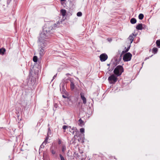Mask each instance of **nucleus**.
<instances>
[{"label":"nucleus","instance_id":"1","mask_svg":"<svg viewBox=\"0 0 160 160\" xmlns=\"http://www.w3.org/2000/svg\"><path fill=\"white\" fill-rule=\"evenodd\" d=\"M53 32V28H46L43 29L42 32L38 37V43L39 46V54L41 56L43 55L45 48L47 45L46 39L49 37L50 34Z\"/></svg>","mask_w":160,"mask_h":160},{"label":"nucleus","instance_id":"2","mask_svg":"<svg viewBox=\"0 0 160 160\" xmlns=\"http://www.w3.org/2000/svg\"><path fill=\"white\" fill-rule=\"evenodd\" d=\"M123 68L122 66L118 65L114 69L113 72L117 77L120 76L123 72Z\"/></svg>","mask_w":160,"mask_h":160},{"label":"nucleus","instance_id":"3","mask_svg":"<svg viewBox=\"0 0 160 160\" xmlns=\"http://www.w3.org/2000/svg\"><path fill=\"white\" fill-rule=\"evenodd\" d=\"M108 80L110 83L114 84L118 80L117 77L116 76L115 74H112L108 78Z\"/></svg>","mask_w":160,"mask_h":160},{"label":"nucleus","instance_id":"4","mask_svg":"<svg viewBox=\"0 0 160 160\" xmlns=\"http://www.w3.org/2000/svg\"><path fill=\"white\" fill-rule=\"evenodd\" d=\"M132 57V54L130 52H128L124 55L123 59L125 62L129 61L131 60Z\"/></svg>","mask_w":160,"mask_h":160},{"label":"nucleus","instance_id":"5","mask_svg":"<svg viewBox=\"0 0 160 160\" xmlns=\"http://www.w3.org/2000/svg\"><path fill=\"white\" fill-rule=\"evenodd\" d=\"M69 132H71L73 135L76 132V134L74 135V138L76 136L77 137L78 133H79L76 127H73L71 129L69 130Z\"/></svg>","mask_w":160,"mask_h":160},{"label":"nucleus","instance_id":"6","mask_svg":"<svg viewBox=\"0 0 160 160\" xmlns=\"http://www.w3.org/2000/svg\"><path fill=\"white\" fill-rule=\"evenodd\" d=\"M99 58L101 62H104L107 59L108 56L106 54L102 53L100 55Z\"/></svg>","mask_w":160,"mask_h":160},{"label":"nucleus","instance_id":"7","mask_svg":"<svg viewBox=\"0 0 160 160\" xmlns=\"http://www.w3.org/2000/svg\"><path fill=\"white\" fill-rule=\"evenodd\" d=\"M58 24V23L57 24L55 23L53 25V27L51 26L50 25H49L46 24L45 25V28H43V29L45 28H47H47H48V27L51 28V27H52L53 28V33L50 34V36H49V37H50V36L52 35V34H53V32H54V29H55V28L54 29V28H57V24Z\"/></svg>","mask_w":160,"mask_h":160},{"label":"nucleus","instance_id":"8","mask_svg":"<svg viewBox=\"0 0 160 160\" xmlns=\"http://www.w3.org/2000/svg\"><path fill=\"white\" fill-rule=\"evenodd\" d=\"M78 137L79 138L78 139V140L79 141H80L82 142H84V140L85 139L84 134L82 133L80 134L78 136Z\"/></svg>","mask_w":160,"mask_h":160},{"label":"nucleus","instance_id":"9","mask_svg":"<svg viewBox=\"0 0 160 160\" xmlns=\"http://www.w3.org/2000/svg\"><path fill=\"white\" fill-rule=\"evenodd\" d=\"M70 87L72 90H73L75 88V85H74V80L72 79H70Z\"/></svg>","mask_w":160,"mask_h":160},{"label":"nucleus","instance_id":"10","mask_svg":"<svg viewBox=\"0 0 160 160\" xmlns=\"http://www.w3.org/2000/svg\"><path fill=\"white\" fill-rule=\"evenodd\" d=\"M80 97L81 99L83 101V103L84 104H86L87 102V100L84 96V94L83 93H80Z\"/></svg>","mask_w":160,"mask_h":160},{"label":"nucleus","instance_id":"11","mask_svg":"<svg viewBox=\"0 0 160 160\" xmlns=\"http://www.w3.org/2000/svg\"><path fill=\"white\" fill-rule=\"evenodd\" d=\"M142 26L143 24H139L136 26V29L138 30H141L143 29Z\"/></svg>","mask_w":160,"mask_h":160},{"label":"nucleus","instance_id":"12","mask_svg":"<svg viewBox=\"0 0 160 160\" xmlns=\"http://www.w3.org/2000/svg\"><path fill=\"white\" fill-rule=\"evenodd\" d=\"M134 35L133 33L130 35L128 38V39L130 41L131 43H132L133 40V36Z\"/></svg>","mask_w":160,"mask_h":160},{"label":"nucleus","instance_id":"13","mask_svg":"<svg viewBox=\"0 0 160 160\" xmlns=\"http://www.w3.org/2000/svg\"><path fill=\"white\" fill-rule=\"evenodd\" d=\"M60 13L63 17H64L66 14V11L65 9H62L61 10Z\"/></svg>","mask_w":160,"mask_h":160},{"label":"nucleus","instance_id":"14","mask_svg":"<svg viewBox=\"0 0 160 160\" xmlns=\"http://www.w3.org/2000/svg\"><path fill=\"white\" fill-rule=\"evenodd\" d=\"M50 150L52 153L54 155L56 154V149L54 147V148H50Z\"/></svg>","mask_w":160,"mask_h":160},{"label":"nucleus","instance_id":"15","mask_svg":"<svg viewBox=\"0 0 160 160\" xmlns=\"http://www.w3.org/2000/svg\"><path fill=\"white\" fill-rule=\"evenodd\" d=\"M6 52V49L4 48L0 49V54L3 55L4 54L5 52Z\"/></svg>","mask_w":160,"mask_h":160},{"label":"nucleus","instance_id":"16","mask_svg":"<svg viewBox=\"0 0 160 160\" xmlns=\"http://www.w3.org/2000/svg\"><path fill=\"white\" fill-rule=\"evenodd\" d=\"M130 21L132 24H134L136 22L137 20L136 18H132L131 19Z\"/></svg>","mask_w":160,"mask_h":160},{"label":"nucleus","instance_id":"17","mask_svg":"<svg viewBox=\"0 0 160 160\" xmlns=\"http://www.w3.org/2000/svg\"><path fill=\"white\" fill-rule=\"evenodd\" d=\"M78 121L79 123V125L81 127H82L84 125V122L83 121H82L81 118H80Z\"/></svg>","mask_w":160,"mask_h":160},{"label":"nucleus","instance_id":"18","mask_svg":"<svg viewBox=\"0 0 160 160\" xmlns=\"http://www.w3.org/2000/svg\"><path fill=\"white\" fill-rule=\"evenodd\" d=\"M158 49L157 48H154L152 49V52L154 54L158 52Z\"/></svg>","mask_w":160,"mask_h":160},{"label":"nucleus","instance_id":"19","mask_svg":"<svg viewBox=\"0 0 160 160\" xmlns=\"http://www.w3.org/2000/svg\"><path fill=\"white\" fill-rule=\"evenodd\" d=\"M156 44L158 47L160 48V39L157 40L156 41Z\"/></svg>","mask_w":160,"mask_h":160},{"label":"nucleus","instance_id":"20","mask_svg":"<svg viewBox=\"0 0 160 160\" xmlns=\"http://www.w3.org/2000/svg\"><path fill=\"white\" fill-rule=\"evenodd\" d=\"M144 17V15L143 14L140 13L138 16V18L140 20H142Z\"/></svg>","mask_w":160,"mask_h":160},{"label":"nucleus","instance_id":"21","mask_svg":"<svg viewBox=\"0 0 160 160\" xmlns=\"http://www.w3.org/2000/svg\"><path fill=\"white\" fill-rule=\"evenodd\" d=\"M33 60L34 62H37L38 60L37 57L35 56H34L33 57Z\"/></svg>","mask_w":160,"mask_h":160},{"label":"nucleus","instance_id":"22","mask_svg":"<svg viewBox=\"0 0 160 160\" xmlns=\"http://www.w3.org/2000/svg\"><path fill=\"white\" fill-rule=\"evenodd\" d=\"M66 150V147L65 145H62V151L63 152H64Z\"/></svg>","mask_w":160,"mask_h":160},{"label":"nucleus","instance_id":"23","mask_svg":"<svg viewBox=\"0 0 160 160\" xmlns=\"http://www.w3.org/2000/svg\"><path fill=\"white\" fill-rule=\"evenodd\" d=\"M71 153V152H70V151L68 150L67 154V156L68 157H71L72 155V153Z\"/></svg>","mask_w":160,"mask_h":160},{"label":"nucleus","instance_id":"24","mask_svg":"<svg viewBox=\"0 0 160 160\" xmlns=\"http://www.w3.org/2000/svg\"><path fill=\"white\" fill-rule=\"evenodd\" d=\"M48 136L45 139L43 142L44 143V145H46V144L48 142Z\"/></svg>","mask_w":160,"mask_h":160},{"label":"nucleus","instance_id":"25","mask_svg":"<svg viewBox=\"0 0 160 160\" xmlns=\"http://www.w3.org/2000/svg\"><path fill=\"white\" fill-rule=\"evenodd\" d=\"M82 13L80 12H78L77 14V16L78 17H80L82 16Z\"/></svg>","mask_w":160,"mask_h":160},{"label":"nucleus","instance_id":"26","mask_svg":"<svg viewBox=\"0 0 160 160\" xmlns=\"http://www.w3.org/2000/svg\"><path fill=\"white\" fill-rule=\"evenodd\" d=\"M59 156L61 160H65L61 154H59Z\"/></svg>","mask_w":160,"mask_h":160},{"label":"nucleus","instance_id":"27","mask_svg":"<svg viewBox=\"0 0 160 160\" xmlns=\"http://www.w3.org/2000/svg\"><path fill=\"white\" fill-rule=\"evenodd\" d=\"M80 131L81 133H84V128H81L80 129Z\"/></svg>","mask_w":160,"mask_h":160},{"label":"nucleus","instance_id":"28","mask_svg":"<svg viewBox=\"0 0 160 160\" xmlns=\"http://www.w3.org/2000/svg\"><path fill=\"white\" fill-rule=\"evenodd\" d=\"M51 132L50 129V128H48V132L47 133L48 136H49V134H51Z\"/></svg>","mask_w":160,"mask_h":160},{"label":"nucleus","instance_id":"29","mask_svg":"<svg viewBox=\"0 0 160 160\" xmlns=\"http://www.w3.org/2000/svg\"><path fill=\"white\" fill-rule=\"evenodd\" d=\"M45 145H44V142H43L42 143V145L40 146V148H44V147Z\"/></svg>","mask_w":160,"mask_h":160},{"label":"nucleus","instance_id":"30","mask_svg":"<svg viewBox=\"0 0 160 160\" xmlns=\"http://www.w3.org/2000/svg\"><path fill=\"white\" fill-rule=\"evenodd\" d=\"M68 128V126L66 125H63L62 126V128L64 130H65Z\"/></svg>","mask_w":160,"mask_h":160},{"label":"nucleus","instance_id":"31","mask_svg":"<svg viewBox=\"0 0 160 160\" xmlns=\"http://www.w3.org/2000/svg\"><path fill=\"white\" fill-rule=\"evenodd\" d=\"M130 46H129V47H128V48L126 49V50H125V52H128V51L129 50V49H130Z\"/></svg>","mask_w":160,"mask_h":160},{"label":"nucleus","instance_id":"32","mask_svg":"<svg viewBox=\"0 0 160 160\" xmlns=\"http://www.w3.org/2000/svg\"><path fill=\"white\" fill-rule=\"evenodd\" d=\"M13 1H14V4L16 5V3L17 2V0H13Z\"/></svg>","mask_w":160,"mask_h":160},{"label":"nucleus","instance_id":"33","mask_svg":"<svg viewBox=\"0 0 160 160\" xmlns=\"http://www.w3.org/2000/svg\"><path fill=\"white\" fill-rule=\"evenodd\" d=\"M11 0H7V3L8 5L10 2Z\"/></svg>","mask_w":160,"mask_h":160},{"label":"nucleus","instance_id":"34","mask_svg":"<svg viewBox=\"0 0 160 160\" xmlns=\"http://www.w3.org/2000/svg\"><path fill=\"white\" fill-rule=\"evenodd\" d=\"M57 76V74H56L54 75V76L53 77V79L52 80V81L53 80V79H54Z\"/></svg>","mask_w":160,"mask_h":160},{"label":"nucleus","instance_id":"35","mask_svg":"<svg viewBox=\"0 0 160 160\" xmlns=\"http://www.w3.org/2000/svg\"><path fill=\"white\" fill-rule=\"evenodd\" d=\"M61 140H60V139H58V143L59 144H61Z\"/></svg>","mask_w":160,"mask_h":160},{"label":"nucleus","instance_id":"36","mask_svg":"<svg viewBox=\"0 0 160 160\" xmlns=\"http://www.w3.org/2000/svg\"><path fill=\"white\" fill-rule=\"evenodd\" d=\"M54 107L56 108H57L58 106V104H57L56 103L54 104Z\"/></svg>","mask_w":160,"mask_h":160},{"label":"nucleus","instance_id":"37","mask_svg":"<svg viewBox=\"0 0 160 160\" xmlns=\"http://www.w3.org/2000/svg\"><path fill=\"white\" fill-rule=\"evenodd\" d=\"M117 55L118 56V57L120 56V59H121V57L122 55L121 54H118Z\"/></svg>","mask_w":160,"mask_h":160},{"label":"nucleus","instance_id":"38","mask_svg":"<svg viewBox=\"0 0 160 160\" xmlns=\"http://www.w3.org/2000/svg\"><path fill=\"white\" fill-rule=\"evenodd\" d=\"M62 97L64 98H67L68 97H67L66 96H65V95H62Z\"/></svg>","mask_w":160,"mask_h":160},{"label":"nucleus","instance_id":"39","mask_svg":"<svg viewBox=\"0 0 160 160\" xmlns=\"http://www.w3.org/2000/svg\"><path fill=\"white\" fill-rule=\"evenodd\" d=\"M68 128H69L70 129L72 128L71 126H68Z\"/></svg>","mask_w":160,"mask_h":160},{"label":"nucleus","instance_id":"40","mask_svg":"<svg viewBox=\"0 0 160 160\" xmlns=\"http://www.w3.org/2000/svg\"><path fill=\"white\" fill-rule=\"evenodd\" d=\"M61 1H65L66 0H60Z\"/></svg>","mask_w":160,"mask_h":160},{"label":"nucleus","instance_id":"41","mask_svg":"<svg viewBox=\"0 0 160 160\" xmlns=\"http://www.w3.org/2000/svg\"><path fill=\"white\" fill-rule=\"evenodd\" d=\"M149 58V57L148 58H145V60H146L147 59Z\"/></svg>","mask_w":160,"mask_h":160},{"label":"nucleus","instance_id":"42","mask_svg":"<svg viewBox=\"0 0 160 160\" xmlns=\"http://www.w3.org/2000/svg\"><path fill=\"white\" fill-rule=\"evenodd\" d=\"M80 153H83V152H80Z\"/></svg>","mask_w":160,"mask_h":160},{"label":"nucleus","instance_id":"43","mask_svg":"<svg viewBox=\"0 0 160 160\" xmlns=\"http://www.w3.org/2000/svg\"><path fill=\"white\" fill-rule=\"evenodd\" d=\"M107 65L108 66H109L110 65V64H108Z\"/></svg>","mask_w":160,"mask_h":160},{"label":"nucleus","instance_id":"44","mask_svg":"<svg viewBox=\"0 0 160 160\" xmlns=\"http://www.w3.org/2000/svg\"><path fill=\"white\" fill-rule=\"evenodd\" d=\"M69 75V73H67V74H66V75Z\"/></svg>","mask_w":160,"mask_h":160},{"label":"nucleus","instance_id":"45","mask_svg":"<svg viewBox=\"0 0 160 160\" xmlns=\"http://www.w3.org/2000/svg\"><path fill=\"white\" fill-rule=\"evenodd\" d=\"M152 55H151V56H150L149 57H152Z\"/></svg>","mask_w":160,"mask_h":160},{"label":"nucleus","instance_id":"46","mask_svg":"<svg viewBox=\"0 0 160 160\" xmlns=\"http://www.w3.org/2000/svg\"><path fill=\"white\" fill-rule=\"evenodd\" d=\"M117 58H116V61H117Z\"/></svg>","mask_w":160,"mask_h":160},{"label":"nucleus","instance_id":"47","mask_svg":"<svg viewBox=\"0 0 160 160\" xmlns=\"http://www.w3.org/2000/svg\"><path fill=\"white\" fill-rule=\"evenodd\" d=\"M2 0H0V2Z\"/></svg>","mask_w":160,"mask_h":160}]
</instances>
